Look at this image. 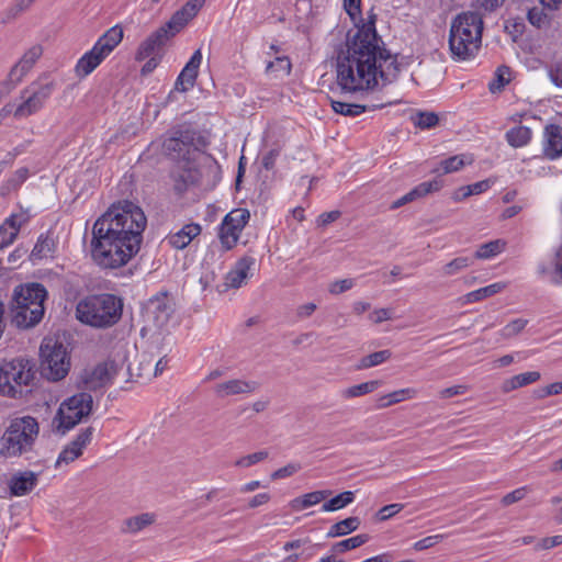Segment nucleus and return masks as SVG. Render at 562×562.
<instances>
[{
	"label": "nucleus",
	"instance_id": "1",
	"mask_svg": "<svg viewBox=\"0 0 562 562\" xmlns=\"http://www.w3.org/2000/svg\"><path fill=\"white\" fill-rule=\"evenodd\" d=\"M374 23L360 27L337 59L336 80L342 92L373 90L398 72L396 56L382 47Z\"/></svg>",
	"mask_w": 562,
	"mask_h": 562
},
{
	"label": "nucleus",
	"instance_id": "2",
	"mask_svg": "<svg viewBox=\"0 0 562 562\" xmlns=\"http://www.w3.org/2000/svg\"><path fill=\"white\" fill-rule=\"evenodd\" d=\"M147 225L144 211L130 201L113 204L92 227L90 252L104 270L126 266L139 251Z\"/></svg>",
	"mask_w": 562,
	"mask_h": 562
},
{
	"label": "nucleus",
	"instance_id": "3",
	"mask_svg": "<svg viewBox=\"0 0 562 562\" xmlns=\"http://www.w3.org/2000/svg\"><path fill=\"white\" fill-rule=\"evenodd\" d=\"M47 291L41 283L18 285L10 302L11 323L20 329L35 327L44 317Z\"/></svg>",
	"mask_w": 562,
	"mask_h": 562
},
{
	"label": "nucleus",
	"instance_id": "4",
	"mask_svg": "<svg viewBox=\"0 0 562 562\" xmlns=\"http://www.w3.org/2000/svg\"><path fill=\"white\" fill-rule=\"evenodd\" d=\"M483 18L477 12H462L450 26L449 48L456 60L474 58L482 44Z\"/></svg>",
	"mask_w": 562,
	"mask_h": 562
},
{
	"label": "nucleus",
	"instance_id": "5",
	"mask_svg": "<svg viewBox=\"0 0 562 562\" xmlns=\"http://www.w3.org/2000/svg\"><path fill=\"white\" fill-rule=\"evenodd\" d=\"M123 302L113 294L89 295L77 304V318L95 328H108L115 325L122 317Z\"/></svg>",
	"mask_w": 562,
	"mask_h": 562
},
{
	"label": "nucleus",
	"instance_id": "6",
	"mask_svg": "<svg viewBox=\"0 0 562 562\" xmlns=\"http://www.w3.org/2000/svg\"><path fill=\"white\" fill-rule=\"evenodd\" d=\"M38 431V423L34 417L24 416L12 419L1 437V453L11 458L30 452Z\"/></svg>",
	"mask_w": 562,
	"mask_h": 562
},
{
	"label": "nucleus",
	"instance_id": "7",
	"mask_svg": "<svg viewBox=\"0 0 562 562\" xmlns=\"http://www.w3.org/2000/svg\"><path fill=\"white\" fill-rule=\"evenodd\" d=\"M56 82L49 76H41L23 88L19 95V102H12L13 117L27 119L38 113L53 94Z\"/></svg>",
	"mask_w": 562,
	"mask_h": 562
},
{
	"label": "nucleus",
	"instance_id": "8",
	"mask_svg": "<svg viewBox=\"0 0 562 562\" xmlns=\"http://www.w3.org/2000/svg\"><path fill=\"white\" fill-rule=\"evenodd\" d=\"M42 373L52 381L63 380L70 369L68 346L56 337H45L40 347Z\"/></svg>",
	"mask_w": 562,
	"mask_h": 562
},
{
	"label": "nucleus",
	"instance_id": "9",
	"mask_svg": "<svg viewBox=\"0 0 562 562\" xmlns=\"http://www.w3.org/2000/svg\"><path fill=\"white\" fill-rule=\"evenodd\" d=\"M93 400L91 394L82 392L65 400L57 409L52 425L55 431L65 435L75 428L92 412Z\"/></svg>",
	"mask_w": 562,
	"mask_h": 562
},
{
	"label": "nucleus",
	"instance_id": "10",
	"mask_svg": "<svg viewBox=\"0 0 562 562\" xmlns=\"http://www.w3.org/2000/svg\"><path fill=\"white\" fill-rule=\"evenodd\" d=\"M33 378L30 361L15 358L0 363V394L12 398L21 397L23 387Z\"/></svg>",
	"mask_w": 562,
	"mask_h": 562
},
{
	"label": "nucleus",
	"instance_id": "11",
	"mask_svg": "<svg viewBox=\"0 0 562 562\" xmlns=\"http://www.w3.org/2000/svg\"><path fill=\"white\" fill-rule=\"evenodd\" d=\"M200 137L194 130H177L164 140V151L172 159L184 164L194 162L200 154Z\"/></svg>",
	"mask_w": 562,
	"mask_h": 562
},
{
	"label": "nucleus",
	"instance_id": "12",
	"mask_svg": "<svg viewBox=\"0 0 562 562\" xmlns=\"http://www.w3.org/2000/svg\"><path fill=\"white\" fill-rule=\"evenodd\" d=\"M250 218L246 209H235L225 215L218 232L220 241L225 250L234 248Z\"/></svg>",
	"mask_w": 562,
	"mask_h": 562
},
{
	"label": "nucleus",
	"instance_id": "13",
	"mask_svg": "<svg viewBox=\"0 0 562 562\" xmlns=\"http://www.w3.org/2000/svg\"><path fill=\"white\" fill-rule=\"evenodd\" d=\"M125 356H119L117 359H108L95 366L92 370L86 371L82 381L87 389L98 390L113 381V379L123 370L125 366Z\"/></svg>",
	"mask_w": 562,
	"mask_h": 562
},
{
	"label": "nucleus",
	"instance_id": "14",
	"mask_svg": "<svg viewBox=\"0 0 562 562\" xmlns=\"http://www.w3.org/2000/svg\"><path fill=\"white\" fill-rule=\"evenodd\" d=\"M94 428L92 426L81 429L78 435L71 440L59 453L56 460V468L61 464L68 465L82 456L83 450L92 441Z\"/></svg>",
	"mask_w": 562,
	"mask_h": 562
},
{
	"label": "nucleus",
	"instance_id": "15",
	"mask_svg": "<svg viewBox=\"0 0 562 562\" xmlns=\"http://www.w3.org/2000/svg\"><path fill=\"white\" fill-rule=\"evenodd\" d=\"M43 54V47L38 44L31 46L23 56L19 59V61L11 68L8 76V85L9 89L14 88L19 85L23 78L29 74V71L33 68L35 63L40 59Z\"/></svg>",
	"mask_w": 562,
	"mask_h": 562
},
{
	"label": "nucleus",
	"instance_id": "16",
	"mask_svg": "<svg viewBox=\"0 0 562 562\" xmlns=\"http://www.w3.org/2000/svg\"><path fill=\"white\" fill-rule=\"evenodd\" d=\"M204 3L205 0H188L162 26L173 37L199 13Z\"/></svg>",
	"mask_w": 562,
	"mask_h": 562
},
{
	"label": "nucleus",
	"instance_id": "17",
	"mask_svg": "<svg viewBox=\"0 0 562 562\" xmlns=\"http://www.w3.org/2000/svg\"><path fill=\"white\" fill-rule=\"evenodd\" d=\"M172 314V306L167 295L151 299L145 307V317L154 327L162 328Z\"/></svg>",
	"mask_w": 562,
	"mask_h": 562
},
{
	"label": "nucleus",
	"instance_id": "18",
	"mask_svg": "<svg viewBox=\"0 0 562 562\" xmlns=\"http://www.w3.org/2000/svg\"><path fill=\"white\" fill-rule=\"evenodd\" d=\"M30 221V215L25 211L11 214L0 225V250L9 247L16 239L21 228Z\"/></svg>",
	"mask_w": 562,
	"mask_h": 562
},
{
	"label": "nucleus",
	"instance_id": "19",
	"mask_svg": "<svg viewBox=\"0 0 562 562\" xmlns=\"http://www.w3.org/2000/svg\"><path fill=\"white\" fill-rule=\"evenodd\" d=\"M170 38H172L171 34L161 25L139 44L135 59L140 61L157 56Z\"/></svg>",
	"mask_w": 562,
	"mask_h": 562
},
{
	"label": "nucleus",
	"instance_id": "20",
	"mask_svg": "<svg viewBox=\"0 0 562 562\" xmlns=\"http://www.w3.org/2000/svg\"><path fill=\"white\" fill-rule=\"evenodd\" d=\"M201 63L202 53L201 49H196L178 76L175 83L176 90L184 92L194 86Z\"/></svg>",
	"mask_w": 562,
	"mask_h": 562
},
{
	"label": "nucleus",
	"instance_id": "21",
	"mask_svg": "<svg viewBox=\"0 0 562 562\" xmlns=\"http://www.w3.org/2000/svg\"><path fill=\"white\" fill-rule=\"evenodd\" d=\"M37 484L38 473L33 471H20L13 473L8 481L10 493L18 497L30 494Z\"/></svg>",
	"mask_w": 562,
	"mask_h": 562
},
{
	"label": "nucleus",
	"instance_id": "22",
	"mask_svg": "<svg viewBox=\"0 0 562 562\" xmlns=\"http://www.w3.org/2000/svg\"><path fill=\"white\" fill-rule=\"evenodd\" d=\"M259 387L255 381H247L241 379H232L218 383L214 387L216 395L221 397L252 393Z\"/></svg>",
	"mask_w": 562,
	"mask_h": 562
},
{
	"label": "nucleus",
	"instance_id": "23",
	"mask_svg": "<svg viewBox=\"0 0 562 562\" xmlns=\"http://www.w3.org/2000/svg\"><path fill=\"white\" fill-rule=\"evenodd\" d=\"M543 155L551 160L562 156V127L555 124L544 128Z\"/></svg>",
	"mask_w": 562,
	"mask_h": 562
},
{
	"label": "nucleus",
	"instance_id": "24",
	"mask_svg": "<svg viewBox=\"0 0 562 562\" xmlns=\"http://www.w3.org/2000/svg\"><path fill=\"white\" fill-rule=\"evenodd\" d=\"M255 260L250 257L239 259L225 278V285L232 289H238L246 283L250 277V270Z\"/></svg>",
	"mask_w": 562,
	"mask_h": 562
},
{
	"label": "nucleus",
	"instance_id": "25",
	"mask_svg": "<svg viewBox=\"0 0 562 562\" xmlns=\"http://www.w3.org/2000/svg\"><path fill=\"white\" fill-rule=\"evenodd\" d=\"M123 35L122 26L114 25L99 37L93 47L106 58L122 42Z\"/></svg>",
	"mask_w": 562,
	"mask_h": 562
},
{
	"label": "nucleus",
	"instance_id": "26",
	"mask_svg": "<svg viewBox=\"0 0 562 562\" xmlns=\"http://www.w3.org/2000/svg\"><path fill=\"white\" fill-rule=\"evenodd\" d=\"M156 520L157 515L155 513H142L124 519L121 530L123 533L136 535L154 525Z\"/></svg>",
	"mask_w": 562,
	"mask_h": 562
},
{
	"label": "nucleus",
	"instance_id": "27",
	"mask_svg": "<svg viewBox=\"0 0 562 562\" xmlns=\"http://www.w3.org/2000/svg\"><path fill=\"white\" fill-rule=\"evenodd\" d=\"M201 226L196 223L186 224L177 233L169 235L168 244L175 249H184L195 237L201 234Z\"/></svg>",
	"mask_w": 562,
	"mask_h": 562
},
{
	"label": "nucleus",
	"instance_id": "28",
	"mask_svg": "<svg viewBox=\"0 0 562 562\" xmlns=\"http://www.w3.org/2000/svg\"><path fill=\"white\" fill-rule=\"evenodd\" d=\"M105 57L92 47L89 52L83 54L76 64L75 74L79 79H83L89 76Z\"/></svg>",
	"mask_w": 562,
	"mask_h": 562
},
{
	"label": "nucleus",
	"instance_id": "29",
	"mask_svg": "<svg viewBox=\"0 0 562 562\" xmlns=\"http://www.w3.org/2000/svg\"><path fill=\"white\" fill-rule=\"evenodd\" d=\"M541 378L540 372L538 371H528L524 373H519L513 375L508 379H505L501 384V391L504 394L510 393L520 387L533 384L538 382Z\"/></svg>",
	"mask_w": 562,
	"mask_h": 562
},
{
	"label": "nucleus",
	"instance_id": "30",
	"mask_svg": "<svg viewBox=\"0 0 562 562\" xmlns=\"http://www.w3.org/2000/svg\"><path fill=\"white\" fill-rule=\"evenodd\" d=\"M330 495L331 491L329 490L314 491L293 498L292 501H290L289 506L293 512H301L322 503Z\"/></svg>",
	"mask_w": 562,
	"mask_h": 562
},
{
	"label": "nucleus",
	"instance_id": "31",
	"mask_svg": "<svg viewBox=\"0 0 562 562\" xmlns=\"http://www.w3.org/2000/svg\"><path fill=\"white\" fill-rule=\"evenodd\" d=\"M201 173L193 162L186 164L182 169L175 176V189L183 192L189 186L200 181Z\"/></svg>",
	"mask_w": 562,
	"mask_h": 562
},
{
	"label": "nucleus",
	"instance_id": "32",
	"mask_svg": "<svg viewBox=\"0 0 562 562\" xmlns=\"http://www.w3.org/2000/svg\"><path fill=\"white\" fill-rule=\"evenodd\" d=\"M540 276L548 278L554 284L562 283V256L558 251L549 263H541L538 267Z\"/></svg>",
	"mask_w": 562,
	"mask_h": 562
},
{
	"label": "nucleus",
	"instance_id": "33",
	"mask_svg": "<svg viewBox=\"0 0 562 562\" xmlns=\"http://www.w3.org/2000/svg\"><path fill=\"white\" fill-rule=\"evenodd\" d=\"M505 288H506V283L496 282V283L490 284L487 286L477 289L475 291L469 292L468 294H465L462 297V300H463V303L471 304L474 302L482 301L486 297L493 296V295L502 292L503 290H505Z\"/></svg>",
	"mask_w": 562,
	"mask_h": 562
},
{
	"label": "nucleus",
	"instance_id": "34",
	"mask_svg": "<svg viewBox=\"0 0 562 562\" xmlns=\"http://www.w3.org/2000/svg\"><path fill=\"white\" fill-rule=\"evenodd\" d=\"M505 137L512 147L518 148L529 144L532 132L529 127L519 125L507 131Z\"/></svg>",
	"mask_w": 562,
	"mask_h": 562
},
{
	"label": "nucleus",
	"instance_id": "35",
	"mask_svg": "<svg viewBox=\"0 0 562 562\" xmlns=\"http://www.w3.org/2000/svg\"><path fill=\"white\" fill-rule=\"evenodd\" d=\"M56 248V244L53 237L49 235H41L35 244L32 252V260H41L44 258L52 257Z\"/></svg>",
	"mask_w": 562,
	"mask_h": 562
},
{
	"label": "nucleus",
	"instance_id": "36",
	"mask_svg": "<svg viewBox=\"0 0 562 562\" xmlns=\"http://www.w3.org/2000/svg\"><path fill=\"white\" fill-rule=\"evenodd\" d=\"M473 160L474 159L471 155L451 156L440 161V168H436L435 171L438 172L442 170V173L456 172L462 169L465 165H471Z\"/></svg>",
	"mask_w": 562,
	"mask_h": 562
},
{
	"label": "nucleus",
	"instance_id": "37",
	"mask_svg": "<svg viewBox=\"0 0 562 562\" xmlns=\"http://www.w3.org/2000/svg\"><path fill=\"white\" fill-rule=\"evenodd\" d=\"M29 169L25 167L19 168L7 181H4L0 187V195L7 196L10 193L16 191L22 183L29 177Z\"/></svg>",
	"mask_w": 562,
	"mask_h": 562
},
{
	"label": "nucleus",
	"instance_id": "38",
	"mask_svg": "<svg viewBox=\"0 0 562 562\" xmlns=\"http://www.w3.org/2000/svg\"><path fill=\"white\" fill-rule=\"evenodd\" d=\"M360 526V519L358 517H348L344 520H340L334 524L328 532V538H336L349 535L350 532L357 530Z\"/></svg>",
	"mask_w": 562,
	"mask_h": 562
},
{
	"label": "nucleus",
	"instance_id": "39",
	"mask_svg": "<svg viewBox=\"0 0 562 562\" xmlns=\"http://www.w3.org/2000/svg\"><path fill=\"white\" fill-rule=\"evenodd\" d=\"M544 7H532L527 12V20L529 23L538 29H546L550 26L552 15L546 11Z\"/></svg>",
	"mask_w": 562,
	"mask_h": 562
},
{
	"label": "nucleus",
	"instance_id": "40",
	"mask_svg": "<svg viewBox=\"0 0 562 562\" xmlns=\"http://www.w3.org/2000/svg\"><path fill=\"white\" fill-rule=\"evenodd\" d=\"M442 188V181L439 179H434L431 181L422 182L407 192L408 196H411V201H415L426 196L429 193H434L439 191Z\"/></svg>",
	"mask_w": 562,
	"mask_h": 562
},
{
	"label": "nucleus",
	"instance_id": "41",
	"mask_svg": "<svg viewBox=\"0 0 562 562\" xmlns=\"http://www.w3.org/2000/svg\"><path fill=\"white\" fill-rule=\"evenodd\" d=\"M379 381H369L364 383H360L357 385L349 386L341 391L340 395L345 400L363 396L366 394L372 393L379 386Z\"/></svg>",
	"mask_w": 562,
	"mask_h": 562
},
{
	"label": "nucleus",
	"instance_id": "42",
	"mask_svg": "<svg viewBox=\"0 0 562 562\" xmlns=\"http://www.w3.org/2000/svg\"><path fill=\"white\" fill-rule=\"evenodd\" d=\"M368 540H369L368 535H366V533L357 535L355 537H351L346 540H341L339 542L334 543L331 547V552L334 554L344 553L346 551L361 547L362 544L368 542Z\"/></svg>",
	"mask_w": 562,
	"mask_h": 562
},
{
	"label": "nucleus",
	"instance_id": "43",
	"mask_svg": "<svg viewBox=\"0 0 562 562\" xmlns=\"http://www.w3.org/2000/svg\"><path fill=\"white\" fill-rule=\"evenodd\" d=\"M355 499V494L351 491H346L337 496L330 498L328 502L324 503L322 506L323 512H335L341 509L349 504H351Z\"/></svg>",
	"mask_w": 562,
	"mask_h": 562
},
{
	"label": "nucleus",
	"instance_id": "44",
	"mask_svg": "<svg viewBox=\"0 0 562 562\" xmlns=\"http://www.w3.org/2000/svg\"><path fill=\"white\" fill-rule=\"evenodd\" d=\"M416 391L414 389H402L386 394L380 398V407H389L405 400L415 397Z\"/></svg>",
	"mask_w": 562,
	"mask_h": 562
},
{
	"label": "nucleus",
	"instance_id": "45",
	"mask_svg": "<svg viewBox=\"0 0 562 562\" xmlns=\"http://www.w3.org/2000/svg\"><path fill=\"white\" fill-rule=\"evenodd\" d=\"M333 110L345 116H357L367 111L366 105L330 100Z\"/></svg>",
	"mask_w": 562,
	"mask_h": 562
},
{
	"label": "nucleus",
	"instance_id": "46",
	"mask_svg": "<svg viewBox=\"0 0 562 562\" xmlns=\"http://www.w3.org/2000/svg\"><path fill=\"white\" fill-rule=\"evenodd\" d=\"M504 248L505 241L501 239L492 240L481 245L475 252V257L479 259H488L502 252Z\"/></svg>",
	"mask_w": 562,
	"mask_h": 562
},
{
	"label": "nucleus",
	"instance_id": "47",
	"mask_svg": "<svg viewBox=\"0 0 562 562\" xmlns=\"http://www.w3.org/2000/svg\"><path fill=\"white\" fill-rule=\"evenodd\" d=\"M392 357V352L387 349L375 351L363 357L360 360L358 369H369L375 366H379L385 361H387Z\"/></svg>",
	"mask_w": 562,
	"mask_h": 562
},
{
	"label": "nucleus",
	"instance_id": "48",
	"mask_svg": "<svg viewBox=\"0 0 562 562\" xmlns=\"http://www.w3.org/2000/svg\"><path fill=\"white\" fill-rule=\"evenodd\" d=\"M471 263L472 261L470 258L458 257L445 265L441 269V272L445 277H452L468 268Z\"/></svg>",
	"mask_w": 562,
	"mask_h": 562
},
{
	"label": "nucleus",
	"instance_id": "49",
	"mask_svg": "<svg viewBox=\"0 0 562 562\" xmlns=\"http://www.w3.org/2000/svg\"><path fill=\"white\" fill-rule=\"evenodd\" d=\"M505 0H471L473 12H477L480 16L485 13H492L504 4Z\"/></svg>",
	"mask_w": 562,
	"mask_h": 562
},
{
	"label": "nucleus",
	"instance_id": "50",
	"mask_svg": "<svg viewBox=\"0 0 562 562\" xmlns=\"http://www.w3.org/2000/svg\"><path fill=\"white\" fill-rule=\"evenodd\" d=\"M510 81V70L508 67H499L495 72V78L490 82L488 88L491 92L495 93L501 91L505 85Z\"/></svg>",
	"mask_w": 562,
	"mask_h": 562
},
{
	"label": "nucleus",
	"instance_id": "51",
	"mask_svg": "<svg viewBox=\"0 0 562 562\" xmlns=\"http://www.w3.org/2000/svg\"><path fill=\"white\" fill-rule=\"evenodd\" d=\"M415 126L425 130L431 128L438 124V115L434 112H418L412 116Z\"/></svg>",
	"mask_w": 562,
	"mask_h": 562
},
{
	"label": "nucleus",
	"instance_id": "52",
	"mask_svg": "<svg viewBox=\"0 0 562 562\" xmlns=\"http://www.w3.org/2000/svg\"><path fill=\"white\" fill-rule=\"evenodd\" d=\"M291 71V63L288 57H277L273 61H269L266 67L267 74L289 75Z\"/></svg>",
	"mask_w": 562,
	"mask_h": 562
},
{
	"label": "nucleus",
	"instance_id": "53",
	"mask_svg": "<svg viewBox=\"0 0 562 562\" xmlns=\"http://www.w3.org/2000/svg\"><path fill=\"white\" fill-rule=\"evenodd\" d=\"M527 323L528 321L522 318H516L512 321L501 330L502 337L509 339L517 336L525 329Z\"/></svg>",
	"mask_w": 562,
	"mask_h": 562
},
{
	"label": "nucleus",
	"instance_id": "54",
	"mask_svg": "<svg viewBox=\"0 0 562 562\" xmlns=\"http://www.w3.org/2000/svg\"><path fill=\"white\" fill-rule=\"evenodd\" d=\"M268 458L267 451H258L247 456H244L235 461V467L238 468H250Z\"/></svg>",
	"mask_w": 562,
	"mask_h": 562
},
{
	"label": "nucleus",
	"instance_id": "55",
	"mask_svg": "<svg viewBox=\"0 0 562 562\" xmlns=\"http://www.w3.org/2000/svg\"><path fill=\"white\" fill-rule=\"evenodd\" d=\"M404 504L393 503L381 507L375 514V518L379 521H385L403 510Z\"/></svg>",
	"mask_w": 562,
	"mask_h": 562
},
{
	"label": "nucleus",
	"instance_id": "56",
	"mask_svg": "<svg viewBox=\"0 0 562 562\" xmlns=\"http://www.w3.org/2000/svg\"><path fill=\"white\" fill-rule=\"evenodd\" d=\"M527 493H528L527 486L516 488L513 492L504 495L501 503L503 506H509L514 503H517V502L524 499L526 497Z\"/></svg>",
	"mask_w": 562,
	"mask_h": 562
},
{
	"label": "nucleus",
	"instance_id": "57",
	"mask_svg": "<svg viewBox=\"0 0 562 562\" xmlns=\"http://www.w3.org/2000/svg\"><path fill=\"white\" fill-rule=\"evenodd\" d=\"M353 285H355L353 279L337 280L329 284L328 291L330 294L338 295V294H341V293L352 289Z\"/></svg>",
	"mask_w": 562,
	"mask_h": 562
},
{
	"label": "nucleus",
	"instance_id": "58",
	"mask_svg": "<svg viewBox=\"0 0 562 562\" xmlns=\"http://www.w3.org/2000/svg\"><path fill=\"white\" fill-rule=\"evenodd\" d=\"M301 470V465L299 463H289L271 474L272 480H280L292 476Z\"/></svg>",
	"mask_w": 562,
	"mask_h": 562
},
{
	"label": "nucleus",
	"instance_id": "59",
	"mask_svg": "<svg viewBox=\"0 0 562 562\" xmlns=\"http://www.w3.org/2000/svg\"><path fill=\"white\" fill-rule=\"evenodd\" d=\"M443 538H445V535L428 536V537L415 542L414 549L416 551H423V550L429 549V548L434 547L436 543H438L439 541H441Z\"/></svg>",
	"mask_w": 562,
	"mask_h": 562
},
{
	"label": "nucleus",
	"instance_id": "60",
	"mask_svg": "<svg viewBox=\"0 0 562 562\" xmlns=\"http://www.w3.org/2000/svg\"><path fill=\"white\" fill-rule=\"evenodd\" d=\"M34 1L35 0H15L7 12L8 19L16 18L20 13L29 9Z\"/></svg>",
	"mask_w": 562,
	"mask_h": 562
},
{
	"label": "nucleus",
	"instance_id": "61",
	"mask_svg": "<svg viewBox=\"0 0 562 562\" xmlns=\"http://www.w3.org/2000/svg\"><path fill=\"white\" fill-rule=\"evenodd\" d=\"M33 140L32 139H27L19 145H16L15 147L12 148L11 151L8 153L7 155V162L8 165L12 164L13 160L22 155L23 153H25L27 150V148L32 145Z\"/></svg>",
	"mask_w": 562,
	"mask_h": 562
},
{
	"label": "nucleus",
	"instance_id": "62",
	"mask_svg": "<svg viewBox=\"0 0 562 562\" xmlns=\"http://www.w3.org/2000/svg\"><path fill=\"white\" fill-rule=\"evenodd\" d=\"M560 544H562V536L546 537L537 543L536 550H548Z\"/></svg>",
	"mask_w": 562,
	"mask_h": 562
},
{
	"label": "nucleus",
	"instance_id": "63",
	"mask_svg": "<svg viewBox=\"0 0 562 562\" xmlns=\"http://www.w3.org/2000/svg\"><path fill=\"white\" fill-rule=\"evenodd\" d=\"M317 305L313 302L302 304L297 306L295 311L296 318L299 321L306 319L313 315V313L316 311Z\"/></svg>",
	"mask_w": 562,
	"mask_h": 562
},
{
	"label": "nucleus",
	"instance_id": "64",
	"mask_svg": "<svg viewBox=\"0 0 562 562\" xmlns=\"http://www.w3.org/2000/svg\"><path fill=\"white\" fill-rule=\"evenodd\" d=\"M280 155V147H274L267 151L261 159V164L265 169L270 170L274 167L276 160Z\"/></svg>",
	"mask_w": 562,
	"mask_h": 562
}]
</instances>
